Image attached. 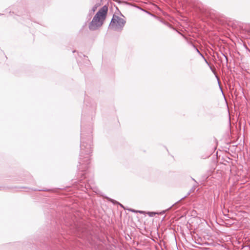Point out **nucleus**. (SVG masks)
Masks as SVG:
<instances>
[{"mask_svg": "<svg viewBox=\"0 0 250 250\" xmlns=\"http://www.w3.org/2000/svg\"><path fill=\"white\" fill-rule=\"evenodd\" d=\"M147 214H148V215H149V216L152 217V216H153L155 214H156V213L154 212H148L147 213Z\"/></svg>", "mask_w": 250, "mask_h": 250, "instance_id": "7ed1b4c3", "label": "nucleus"}, {"mask_svg": "<svg viewBox=\"0 0 250 250\" xmlns=\"http://www.w3.org/2000/svg\"><path fill=\"white\" fill-rule=\"evenodd\" d=\"M107 11L108 7L106 5L104 6L98 11L89 25L90 30H96L103 25L106 17Z\"/></svg>", "mask_w": 250, "mask_h": 250, "instance_id": "f257e3e1", "label": "nucleus"}, {"mask_svg": "<svg viewBox=\"0 0 250 250\" xmlns=\"http://www.w3.org/2000/svg\"><path fill=\"white\" fill-rule=\"evenodd\" d=\"M125 21L122 18L117 16H113L110 26L115 29H121L124 26Z\"/></svg>", "mask_w": 250, "mask_h": 250, "instance_id": "f03ea898", "label": "nucleus"}]
</instances>
